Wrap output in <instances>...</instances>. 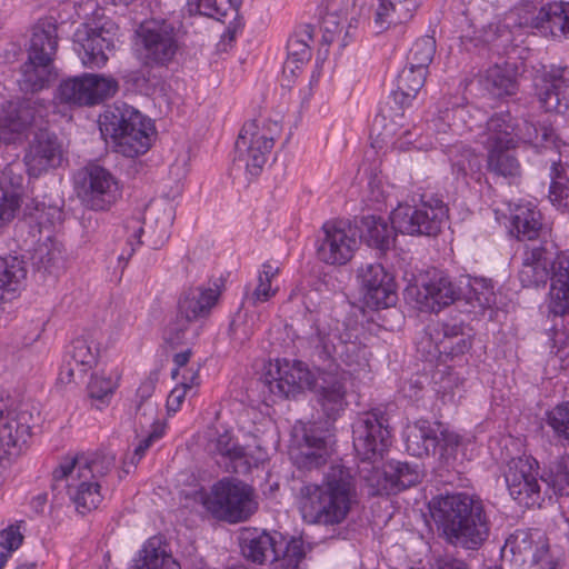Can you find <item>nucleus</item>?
I'll list each match as a JSON object with an SVG mask.
<instances>
[{
    "label": "nucleus",
    "mask_w": 569,
    "mask_h": 569,
    "mask_svg": "<svg viewBox=\"0 0 569 569\" xmlns=\"http://www.w3.org/2000/svg\"><path fill=\"white\" fill-rule=\"evenodd\" d=\"M355 497L356 483L351 470L335 463L321 485L303 483L296 499L306 523L333 527L347 519Z\"/></svg>",
    "instance_id": "nucleus-1"
},
{
    "label": "nucleus",
    "mask_w": 569,
    "mask_h": 569,
    "mask_svg": "<svg viewBox=\"0 0 569 569\" xmlns=\"http://www.w3.org/2000/svg\"><path fill=\"white\" fill-rule=\"evenodd\" d=\"M114 466L116 456L109 452L67 456L52 471V488L66 491L76 510L86 515L102 502V485Z\"/></svg>",
    "instance_id": "nucleus-2"
},
{
    "label": "nucleus",
    "mask_w": 569,
    "mask_h": 569,
    "mask_svg": "<svg viewBox=\"0 0 569 569\" xmlns=\"http://www.w3.org/2000/svg\"><path fill=\"white\" fill-rule=\"evenodd\" d=\"M429 506L449 543L476 550L487 540L489 520L478 497L466 492L448 493L433 498Z\"/></svg>",
    "instance_id": "nucleus-3"
},
{
    "label": "nucleus",
    "mask_w": 569,
    "mask_h": 569,
    "mask_svg": "<svg viewBox=\"0 0 569 569\" xmlns=\"http://www.w3.org/2000/svg\"><path fill=\"white\" fill-rule=\"evenodd\" d=\"M280 132L281 124L276 120L254 119L246 122L236 141L233 169L243 172L248 181L258 177Z\"/></svg>",
    "instance_id": "nucleus-4"
},
{
    "label": "nucleus",
    "mask_w": 569,
    "mask_h": 569,
    "mask_svg": "<svg viewBox=\"0 0 569 569\" xmlns=\"http://www.w3.org/2000/svg\"><path fill=\"white\" fill-rule=\"evenodd\" d=\"M312 342L319 359L339 360L351 375L370 372L371 351L359 339L356 330L345 325L328 332L318 328Z\"/></svg>",
    "instance_id": "nucleus-5"
},
{
    "label": "nucleus",
    "mask_w": 569,
    "mask_h": 569,
    "mask_svg": "<svg viewBox=\"0 0 569 569\" xmlns=\"http://www.w3.org/2000/svg\"><path fill=\"white\" fill-rule=\"evenodd\" d=\"M99 123L101 133L109 137L116 151L124 157L134 158L150 148L152 126L133 108L106 112Z\"/></svg>",
    "instance_id": "nucleus-6"
},
{
    "label": "nucleus",
    "mask_w": 569,
    "mask_h": 569,
    "mask_svg": "<svg viewBox=\"0 0 569 569\" xmlns=\"http://www.w3.org/2000/svg\"><path fill=\"white\" fill-rule=\"evenodd\" d=\"M34 421L33 410L28 405L6 410L0 397V483L26 451Z\"/></svg>",
    "instance_id": "nucleus-7"
},
{
    "label": "nucleus",
    "mask_w": 569,
    "mask_h": 569,
    "mask_svg": "<svg viewBox=\"0 0 569 569\" xmlns=\"http://www.w3.org/2000/svg\"><path fill=\"white\" fill-rule=\"evenodd\" d=\"M202 503L212 516L231 523L246 521L258 508L253 489L230 478L214 483Z\"/></svg>",
    "instance_id": "nucleus-8"
},
{
    "label": "nucleus",
    "mask_w": 569,
    "mask_h": 569,
    "mask_svg": "<svg viewBox=\"0 0 569 569\" xmlns=\"http://www.w3.org/2000/svg\"><path fill=\"white\" fill-rule=\"evenodd\" d=\"M242 552L246 558L257 563L279 561V569H299V563L305 557L300 541L278 542L274 536L264 531L249 532L244 536Z\"/></svg>",
    "instance_id": "nucleus-9"
},
{
    "label": "nucleus",
    "mask_w": 569,
    "mask_h": 569,
    "mask_svg": "<svg viewBox=\"0 0 569 569\" xmlns=\"http://www.w3.org/2000/svg\"><path fill=\"white\" fill-rule=\"evenodd\" d=\"M80 200L92 210H107L121 196L117 179L99 164H88L78 171L74 178Z\"/></svg>",
    "instance_id": "nucleus-10"
},
{
    "label": "nucleus",
    "mask_w": 569,
    "mask_h": 569,
    "mask_svg": "<svg viewBox=\"0 0 569 569\" xmlns=\"http://www.w3.org/2000/svg\"><path fill=\"white\" fill-rule=\"evenodd\" d=\"M357 231L345 221H327L317 238V257L328 266H346L359 248Z\"/></svg>",
    "instance_id": "nucleus-11"
},
{
    "label": "nucleus",
    "mask_w": 569,
    "mask_h": 569,
    "mask_svg": "<svg viewBox=\"0 0 569 569\" xmlns=\"http://www.w3.org/2000/svg\"><path fill=\"white\" fill-rule=\"evenodd\" d=\"M207 448L218 462L224 465L227 471L238 473H246L267 459V452L260 445H240L229 430L218 432L209 440Z\"/></svg>",
    "instance_id": "nucleus-12"
},
{
    "label": "nucleus",
    "mask_w": 569,
    "mask_h": 569,
    "mask_svg": "<svg viewBox=\"0 0 569 569\" xmlns=\"http://www.w3.org/2000/svg\"><path fill=\"white\" fill-rule=\"evenodd\" d=\"M510 497L520 506L530 508L542 501L539 466L532 457L511 459L503 472Z\"/></svg>",
    "instance_id": "nucleus-13"
},
{
    "label": "nucleus",
    "mask_w": 569,
    "mask_h": 569,
    "mask_svg": "<svg viewBox=\"0 0 569 569\" xmlns=\"http://www.w3.org/2000/svg\"><path fill=\"white\" fill-rule=\"evenodd\" d=\"M118 82L111 77L86 73L63 80L58 88L61 102L74 106H93L112 97Z\"/></svg>",
    "instance_id": "nucleus-14"
},
{
    "label": "nucleus",
    "mask_w": 569,
    "mask_h": 569,
    "mask_svg": "<svg viewBox=\"0 0 569 569\" xmlns=\"http://www.w3.org/2000/svg\"><path fill=\"white\" fill-rule=\"evenodd\" d=\"M140 56L146 66L164 67L176 57L179 41L176 29L166 21H152L141 26Z\"/></svg>",
    "instance_id": "nucleus-15"
},
{
    "label": "nucleus",
    "mask_w": 569,
    "mask_h": 569,
    "mask_svg": "<svg viewBox=\"0 0 569 569\" xmlns=\"http://www.w3.org/2000/svg\"><path fill=\"white\" fill-rule=\"evenodd\" d=\"M316 373L300 360H277L274 370L270 369L262 381L263 392L276 399H284L311 389Z\"/></svg>",
    "instance_id": "nucleus-16"
},
{
    "label": "nucleus",
    "mask_w": 569,
    "mask_h": 569,
    "mask_svg": "<svg viewBox=\"0 0 569 569\" xmlns=\"http://www.w3.org/2000/svg\"><path fill=\"white\" fill-rule=\"evenodd\" d=\"M389 445L388 419L380 411L367 412L353 423V447L362 460L382 457Z\"/></svg>",
    "instance_id": "nucleus-17"
},
{
    "label": "nucleus",
    "mask_w": 569,
    "mask_h": 569,
    "mask_svg": "<svg viewBox=\"0 0 569 569\" xmlns=\"http://www.w3.org/2000/svg\"><path fill=\"white\" fill-rule=\"evenodd\" d=\"M389 445L388 419L380 411L367 412L353 423V447L362 460L382 457Z\"/></svg>",
    "instance_id": "nucleus-18"
},
{
    "label": "nucleus",
    "mask_w": 569,
    "mask_h": 569,
    "mask_svg": "<svg viewBox=\"0 0 569 569\" xmlns=\"http://www.w3.org/2000/svg\"><path fill=\"white\" fill-rule=\"evenodd\" d=\"M506 547L533 569H561L558 558L550 552L547 536L539 529L517 530L507 540Z\"/></svg>",
    "instance_id": "nucleus-19"
},
{
    "label": "nucleus",
    "mask_w": 569,
    "mask_h": 569,
    "mask_svg": "<svg viewBox=\"0 0 569 569\" xmlns=\"http://www.w3.org/2000/svg\"><path fill=\"white\" fill-rule=\"evenodd\" d=\"M357 280L366 305L373 309L388 308L396 303L397 292L393 277L380 263H363L357 270Z\"/></svg>",
    "instance_id": "nucleus-20"
},
{
    "label": "nucleus",
    "mask_w": 569,
    "mask_h": 569,
    "mask_svg": "<svg viewBox=\"0 0 569 569\" xmlns=\"http://www.w3.org/2000/svg\"><path fill=\"white\" fill-rule=\"evenodd\" d=\"M310 390L315 392L318 405L329 419H336L348 405L346 373L337 366L317 368Z\"/></svg>",
    "instance_id": "nucleus-21"
},
{
    "label": "nucleus",
    "mask_w": 569,
    "mask_h": 569,
    "mask_svg": "<svg viewBox=\"0 0 569 569\" xmlns=\"http://www.w3.org/2000/svg\"><path fill=\"white\" fill-rule=\"evenodd\" d=\"M290 457L299 469L311 470L325 465L331 455V447L313 427L305 425L293 428Z\"/></svg>",
    "instance_id": "nucleus-22"
},
{
    "label": "nucleus",
    "mask_w": 569,
    "mask_h": 569,
    "mask_svg": "<svg viewBox=\"0 0 569 569\" xmlns=\"http://www.w3.org/2000/svg\"><path fill=\"white\" fill-rule=\"evenodd\" d=\"M48 114V107L41 100H24L10 103L0 112V141L11 142L31 126L40 124Z\"/></svg>",
    "instance_id": "nucleus-23"
},
{
    "label": "nucleus",
    "mask_w": 569,
    "mask_h": 569,
    "mask_svg": "<svg viewBox=\"0 0 569 569\" xmlns=\"http://www.w3.org/2000/svg\"><path fill=\"white\" fill-rule=\"evenodd\" d=\"M537 99L547 112L562 113L569 104V69L553 67L535 78Z\"/></svg>",
    "instance_id": "nucleus-24"
},
{
    "label": "nucleus",
    "mask_w": 569,
    "mask_h": 569,
    "mask_svg": "<svg viewBox=\"0 0 569 569\" xmlns=\"http://www.w3.org/2000/svg\"><path fill=\"white\" fill-rule=\"evenodd\" d=\"M63 159L64 151L58 138L41 130L30 142L24 163L30 176L39 177L50 169L60 167Z\"/></svg>",
    "instance_id": "nucleus-25"
},
{
    "label": "nucleus",
    "mask_w": 569,
    "mask_h": 569,
    "mask_svg": "<svg viewBox=\"0 0 569 569\" xmlns=\"http://www.w3.org/2000/svg\"><path fill=\"white\" fill-rule=\"evenodd\" d=\"M74 42L82 64L90 69L103 67L116 48L114 34L104 28L78 30Z\"/></svg>",
    "instance_id": "nucleus-26"
},
{
    "label": "nucleus",
    "mask_w": 569,
    "mask_h": 569,
    "mask_svg": "<svg viewBox=\"0 0 569 569\" xmlns=\"http://www.w3.org/2000/svg\"><path fill=\"white\" fill-rule=\"evenodd\" d=\"M23 194L21 164H7L0 171V231L19 213Z\"/></svg>",
    "instance_id": "nucleus-27"
},
{
    "label": "nucleus",
    "mask_w": 569,
    "mask_h": 569,
    "mask_svg": "<svg viewBox=\"0 0 569 569\" xmlns=\"http://www.w3.org/2000/svg\"><path fill=\"white\" fill-rule=\"evenodd\" d=\"M553 246L548 242L528 246L522 256L519 280L522 287L531 288L545 284L552 264Z\"/></svg>",
    "instance_id": "nucleus-28"
},
{
    "label": "nucleus",
    "mask_w": 569,
    "mask_h": 569,
    "mask_svg": "<svg viewBox=\"0 0 569 569\" xmlns=\"http://www.w3.org/2000/svg\"><path fill=\"white\" fill-rule=\"evenodd\" d=\"M375 477L377 478L376 483L373 478L369 479L373 493L391 495L418 483L421 473L416 467L407 462L390 461L385 466L382 472L376 471Z\"/></svg>",
    "instance_id": "nucleus-29"
},
{
    "label": "nucleus",
    "mask_w": 569,
    "mask_h": 569,
    "mask_svg": "<svg viewBox=\"0 0 569 569\" xmlns=\"http://www.w3.org/2000/svg\"><path fill=\"white\" fill-rule=\"evenodd\" d=\"M549 310L555 316L569 313V251L552 259Z\"/></svg>",
    "instance_id": "nucleus-30"
},
{
    "label": "nucleus",
    "mask_w": 569,
    "mask_h": 569,
    "mask_svg": "<svg viewBox=\"0 0 569 569\" xmlns=\"http://www.w3.org/2000/svg\"><path fill=\"white\" fill-rule=\"evenodd\" d=\"M460 293V288L442 271H432L421 283L420 295L432 311L450 306Z\"/></svg>",
    "instance_id": "nucleus-31"
},
{
    "label": "nucleus",
    "mask_w": 569,
    "mask_h": 569,
    "mask_svg": "<svg viewBox=\"0 0 569 569\" xmlns=\"http://www.w3.org/2000/svg\"><path fill=\"white\" fill-rule=\"evenodd\" d=\"M422 0H373V22L379 31L410 21Z\"/></svg>",
    "instance_id": "nucleus-32"
},
{
    "label": "nucleus",
    "mask_w": 569,
    "mask_h": 569,
    "mask_svg": "<svg viewBox=\"0 0 569 569\" xmlns=\"http://www.w3.org/2000/svg\"><path fill=\"white\" fill-rule=\"evenodd\" d=\"M440 423L419 419L405 430L406 449L413 457L435 453L439 442Z\"/></svg>",
    "instance_id": "nucleus-33"
},
{
    "label": "nucleus",
    "mask_w": 569,
    "mask_h": 569,
    "mask_svg": "<svg viewBox=\"0 0 569 569\" xmlns=\"http://www.w3.org/2000/svg\"><path fill=\"white\" fill-rule=\"evenodd\" d=\"M219 296L220 291L218 288H206L202 286L189 288L179 298V315L196 321L207 318L217 305Z\"/></svg>",
    "instance_id": "nucleus-34"
},
{
    "label": "nucleus",
    "mask_w": 569,
    "mask_h": 569,
    "mask_svg": "<svg viewBox=\"0 0 569 569\" xmlns=\"http://www.w3.org/2000/svg\"><path fill=\"white\" fill-rule=\"evenodd\" d=\"M528 26L545 36L569 37V2H553L540 8Z\"/></svg>",
    "instance_id": "nucleus-35"
},
{
    "label": "nucleus",
    "mask_w": 569,
    "mask_h": 569,
    "mask_svg": "<svg viewBox=\"0 0 569 569\" xmlns=\"http://www.w3.org/2000/svg\"><path fill=\"white\" fill-rule=\"evenodd\" d=\"M542 217L531 202L518 203L510 208V232L521 241H532L540 237Z\"/></svg>",
    "instance_id": "nucleus-36"
},
{
    "label": "nucleus",
    "mask_w": 569,
    "mask_h": 569,
    "mask_svg": "<svg viewBox=\"0 0 569 569\" xmlns=\"http://www.w3.org/2000/svg\"><path fill=\"white\" fill-rule=\"evenodd\" d=\"M428 339L435 342V349L439 356L457 357L471 347L470 335L465 333L462 326L457 323H443L440 330L430 332Z\"/></svg>",
    "instance_id": "nucleus-37"
},
{
    "label": "nucleus",
    "mask_w": 569,
    "mask_h": 569,
    "mask_svg": "<svg viewBox=\"0 0 569 569\" xmlns=\"http://www.w3.org/2000/svg\"><path fill=\"white\" fill-rule=\"evenodd\" d=\"M57 49V26L50 21L37 23L32 29L28 56L33 60L53 62Z\"/></svg>",
    "instance_id": "nucleus-38"
},
{
    "label": "nucleus",
    "mask_w": 569,
    "mask_h": 569,
    "mask_svg": "<svg viewBox=\"0 0 569 569\" xmlns=\"http://www.w3.org/2000/svg\"><path fill=\"white\" fill-rule=\"evenodd\" d=\"M517 124L509 112L497 113L487 121V131L481 141L485 148H495L505 146V148L516 147Z\"/></svg>",
    "instance_id": "nucleus-39"
},
{
    "label": "nucleus",
    "mask_w": 569,
    "mask_h": 569,
    "mask_svg": "<svg viewBox=\"0 0 569 569\" xmlns=\"http://www.w3.org/2000/svg\"><path fill=\"white\" fill-rule=\"evenodd\" d=\"M27 278L24 261L17 256L0 257V300L14 297Z\"/></svg>",
    "instance_id": "nucleus-40"
},
{
    "label": "nucleus",
    "mask_w": 569,
    "mask_h": 569,
    "mask_svg": "<svg viewBox=\"0 0 569 569\" xmlns=\"http://www.w3.org/2000/svg\"><path fill=\"white\" fill-rule=\"evenodd\" d=\"M130 569H181L159 538L147 540Z\"/></svg>",
    "instance_id": "nucleus-41"
},
{
    "label": "nucleus",
    "mask_w": 569,
    "mask_h": 569,
    "mask_svg": "<svg viewBox=\"0 0 569 569\" xmlns=\"http://www.w3.org/2000/svg\"><path fill=\"white\" fill-rule=\"evenodd\" d=\"M56 77L53 62L33 60L28 56V60L21 66L19 84L23 91L37 92L46 88Z\"/></svg>",
    "instance_id": "nucleus-42"
},
{
    "label": "nucleus",
    "mask_w": 569,
    "mask_h": 569,
    "mask_svg": "<svg viewBox=\"0 0 569 569\" xmlns=\"http://www.w3.org/2000/svg\"><path fill=\"white\" fill-rule=\"evenodd\" d=\"M100 341L97 332H86L72 340L66 356L81 366L82 371H89L98 361Z\"/></svg>",
    "instance_id": "nucleus-43"
},
{
    "label": "nucleus",
    "mask_w": 569,
    "mask_h": 569,
    "mask_svg": "<svg viewBox=\"0 0 569 569\" xmlns=\"http://www.w3.org/2000/svg\"><path fill=\"white\" fill-rule=\"evenodd\" d=\"M427 73L407 63L398 76L397 90L392 92L393 101L401 108L409 106L423 87Z\"/></svg>",
    "instance_id": "nucleus-44"
},
{
    "label": "nucleus",
    "mask_w": 569,
    "mask_h": 569,
    "mask_svg": "<svg viewBox=\"0 0 569 569\" xmlns=\"http://www.w3.org/2000/svg\"><path fill=\"white\" fill-rule=\"evenodd\" d=\"M395 232L381 217L367 216L362 219V237L370 247L388 250L395 241Z\"/></svg>",
    "instance_id": "nucleus-45"
},
{
    "label": "nucleus",
    "mask_w": 569,
    "mask_h": 569,
    "mask_svg": "<svg viewBox=\"0 0 569 569\" xmlns=\"http://www.w3.org/2000/svg\"><path fill=\"white\" fill-rule=\"evenodd\" d=\"M482 84L491 96L497 98L513 96L518 91L515 73L500 66L490 67L486 71Z\"/></svg>",
    "instance_id": "nucleus-46"
},
{
    "label": "nucleus",
    "mask_w": 569,
    "mask_h": 569,
    "mask_svg": "<svg viewBox=\"0 0 569 569\" xmlns=\"http://www.w3.org/2000/svg\"><path fill=\"white\" fill-rule=\"evenodd\" d=\"M418 208L421 234L437 236L440 232L441 226L448 216V209L446 204L440 199L431 198L427 201H422Z\"/></svg>",
    "instance_id": "nucleus-47"
},
{
    "label": "nucleus",
    "mask_w": 569,
    "mask_h": 569,
    "mask_svg": "<svg viewBox=\"0 0 569 569\" xmlns=\"http://www.w3.org/2000/svg\"><path fill=\"white\" fill-rule=\"evenodd\" d=\"M512 149L505 148V146L486 148L488 170L505 178L519 176L520 166L511 152Z\"/></svg>",
    "instance_id": "nucleus-48"
},
{
    "label": "nucleus",
    "mask_w": 569,
    "mask_h": 569,
    "mask_svg": "<svg viewBox=\"0 0 569 569\" xmlns=\"http://www.w3.org/2000/svg\"><path fill=\"white\" fill-rule=\"evenodd\" d=\"M550 178V201L560 209L569 210V166L553 161Z\"/></svg>",
    "instance_id": "nucleus-49"
},
{
    "label": "nucleus",
    "mask_w": 569,
    "mask_h": 569,
    "mask_svg": "<svg viewBox=\"0 0 569 569\" xmlns=\"http://www.w3.org/2000/svg\"><path fill=\"white\" fill-rule=\"evenodd\" d=\"M419 208L409 204H399L392 210L390 220L396 232L409 236H420Z\"/></svg>",
    "instance_id": "nucleus-50"
},
{
    "label": "nucleus",
    "mask_w": 569,
    "mask_h": 569,
    "mask_svg": "<svg viewBox=\"0 0 569 569\" xmlns=\"http://www.w3.org/2000/svg\"><path fill=\"white\" fill-rule=\"evenodd\" d=\"M553 133V127L547 124H536L523 121L522 124H517L516 138L532 146L536 149H549L550 137Z\"/></svg>",
    "instance_id": "nucleus-51"
},
{
    "label": "nucleus",
    "mask_w": 569,
    "mask_h": 569,
    "mask_svg": "<svg viewBox=\"0 0 569 569\" xmlns=\"http://www.w3.org/2000/svg\"><path fill=\"white\" fill-rule=\"evenodd\" d=\"M436 53V40L431 36H423L417 39L411 46L407 63L418 68V70L428 71L429 64L433 60Z\"/></svg>",
    "instance_id": "nucleus-52"
},
{
    "label": "nucleus",
    "mask_w": 569,
    "mask_h": 569,
    "mask_svg": "<svg viewBox=\"0 0 569 569\" xmlns=\"http://www.w3.org/2000/svg\"><path fill=\"white\" fill-rule=\"evenodd\" d=\"M187 6L190 13H198L218 21H222L236 10L232 0H188Z\"/></svg>",
    "instance_id": "nucleus-53"
},
{
    "label": "nucleus",
    "mask_w": 569,
    "mask_h": 569,
    "mask_svg": "<svg viewBox=\"0 0 569 569\" xmlns=\"http://www.w3.org/2000/svg\"><path fill=\"white\" fill-rule=\"evenodd\" d=\"M32 258L39 268L51 272L52 268L62 260V246L57 240L48 237L37 246Z\"/></svg>",
    "instance_id": "nucleus-54"
},
{
    "label": "nucleus",
    "mask_w": 569,
    "mask_h": 569,
    "mask_svg": "<svg viewBox=\"0 0 569 569\" xmlns=\"http://www.w3.org/2000/svg\"><path fill=\"white\" fill-rule=\"evenodd\" d=\"M278 272L279 267L270 262L264 263L262 266V270L260 271L258 277V284L252 291V293L248 297V300L253 306L266 302L276 295L277 289H273L271 287V281L278 274Z\"/></svg>",
    "instance_id": "nucleus-55"
},
{
    "label": "nucleus",
    "mask_w": 569,
    "mask_h": 569,
    "mask_svg": "<svg viewBox=\"0 0 569 569\" xmlns=\"http://www.w3.org/2000/svg\"><path fill=\"white\" fill-rule=\"evenodd\" d=\"M21 523L10 525L0 531V569L4 567L11 555L19 549L23 542Z\"/></svg>",
    "instance_id": "nucleus-56"
},
{
    "label": "nucleus",
    "mask_w": 569,
    "mask_h": 569,
    "mask_svg": "<svg viewBox=\"0 0 569 569\" xmlns=\"http://www.w3.org/2000/svg\"><path fill=\"white\" fill-rule=\"evenodd\" d=\"M548 481L556 493L569 496V456L559 458L550 466Z\"/></svg>",
    "instance_id": "nucleus-57"
},
{
    "label": "nucleus",
    "mask_w": 569,
    "mask_h": 569,
    "mask_svg": "<svg viewBox=\"0 0 569 569\" xmlns=\"http://www.w3.org/2000/svg\"><path fill=\"white\" fill-rule=\"evenodd\" d=\"M547 423L558 438L569 441V401L548 411Z\"/></svg>",
    "instance_id": "nucleus-58"
},
{
    "label": "nucleus",
    "mask_w": 569,
    "mask_h": 569,
    "mask_svg": "<svg viewBox=\"0 0 569 569\" xmlns=\"http://www.w3.org/2000/svg\"><path fill=\"white\" fill-rule=\"evenodd\" d=\"M118 376H104L103 373L92 375L88 385L89 396L93 399L102 400L111 395L117 388Z\"/></svg>",
    "instance_id": "nucleus-59"
},
{
    "label": "nucleus",
    "mask_w": 569,
    "mask_h": 569,
    "mask_svg": "<svg viewBox=\"0 0 569 569\" xmlns=\"http://www.w3.org/2000/svg\"><path fill=\"white\" fill-rule=\"evenodd\" d=\"M472 297L482 309L490 308L496 303V293L491 280L475 279L471 283Z\"/></svg>",
    "instance_id": "nucleus-60"
},
{
    "label": "nucleus",
    "mask_w": 569,
    "mask_h": 569,
    "mask_svg": "<svg viewBox=\"0 0 569 569\" xmlns=\"http://www.w3.org/2000/svg\"><path fill=\"white\" fill-rule=\"evenodd\" d=\"M379 136L382 141L390 142L392 146L402 149L411 143L409 137H411L412 133L409 129H403L401 126H397V123L389 121L383 124L382 131L379 132Z\"/></svg>",
    "instance_id": "nucleus-61"
},
{
    "label": "nucleus",
    "mask_w": 569,
    "mask_h": 569,
    "mask_svg": "<svg viewBox=\"0 0 569 569\" xmlns=\"http://www.w3.org/2000/svg\"><path fill=\"white\" fill-rule=\"evenodd\" d=\"M194 319H187L183 316L177 315L174 321L170 322L166 328L164 338L171 345H180L188 340V332L190 323Z\"/></svg>",
    "instance_id": "nucleus-62"
},
{
    "label": "nucleus",
    "mask_w": 569,
    "mask_h": 569,
    "mask_svg": "<svg viewBox=\"0 0 569 569\" xmlns=\"http://www.w3.org/2000/svg\"><path fill=\"white\" fill-rule=\"evenodd\" d=\"M393 187L389 186L381 177L373 176L368 182V200L380 208L386 204L391 196Z\"/></svg>",
    "instance_id": "nucleus-63"
},
{
    "label": "nucleus",
    "mask_w": 569,
    "mask_h": 569,
    "mask_svg": "<svg viewBox=\"0 0 569 569\" xmlns=\"http://www.w3.org/2000/svg\"><path fill=\"white\" fill-rule=\"evenodd\" d=\"M452 168L457 172L458 177L479 174L481 161L476 153L466 149L459 159L452 161Z\"/></svg>",
    "instance_id": "nucleus-64"
}]
</instances>
